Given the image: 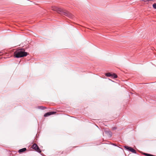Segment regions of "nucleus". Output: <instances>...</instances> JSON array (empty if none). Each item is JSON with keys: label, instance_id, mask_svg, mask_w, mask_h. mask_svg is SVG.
<instances>
[{"label": "nucleus", "instance_id": "obj_1", "mask_svg": "<svg viewBox=\"0 0 156 156\" xmlns=\"http://www.w3.org/2000/svg\"><path fill=\"white\" fill-rule=\"evenodd\" d=\"M28 53L25 51V50L22 48L17 49L14 51V56L15 58H19L27 56Z\"/></svg>", "mask_w": 156, "mask_h": 156}, {"label": "nucleus", "instance_id": "obj_2", "mask_svg": "<svg viewBox=\"0 0 156 156\" xmlns=\"http://www.w3.org/2000/svg\"><path fill=\"white\" fill-rule=\"evenodd\" d=\"M55 10L58 13L64 15L70 19H73L74 17L73 16L71 13L62 8L56 7Z\"/></svg>", "mask_w": 156, "mask_h": 156}, {"label": "nucleus", "instance_id": "obj_4", "mask_svg": "<svg viewBox=\"0 0 156 156\" xmlns=\"http://www.w3.org/2000/svg\"><path fill=\"white\" fill-rule=\"evenodd\" d=\"M56 113V112L54 111H51L47 112L44 114V117H48L49 115H54Z\"/></svg>", "mask_w": 156, "mask_h": 156}, {"label": "nucleus", "instance_id": "obj_12", "mask_svg": "<svg viewBox=\"0 0 156 156\" xmlns=\"http://www.w3.org/2000/svg\"><path fill=\"white\" fill-rule=\"evenodd\" d=\"M153 7L154 9H156V3H154L153 4Z\"/></svg>", "mask_w": 156, "mask_h": 156}, {"label": "nucleus", "instance_id": "obj_14", "mask_svg": "<svg viewBox=\"0 0 156 156\" xmlns=\"http://www.w3.org/2000/svg\"><path fill=\"white\" fill-rule=\"evenodd\" d=\"M117 129V127H114L112 128L113 130H115Z\"/></svg>", "mask_w": 156, "mask_h": 156}, {"label": "nucleus", "instance_id": "obj_15", "mask_svg": "<svg viewBox=\"0 0 156 156\" xmlns=\"http://www.w3.org/2000/svg\"><path fill=\"white\" fill-rule=\"evenodd\" d=\"M149 156H155L150 154V155H149Z\"/></svg>", "mask_w": 156, "mask_h": 156}, {"label": "nucleus", "instance_id": "obj_5", "mask_svg": "<svg viewBox=\"0 0 156 156\" xmlns=\"http://www.w3.org/2000/svg\"><path fill=\"white\" fill-rule=\"evenodd\" d=\"M105 133L108 135L109 137H111L112 136V133L110 131H106Z\"/></svg>", "mask_w": 156, "mask_h": 156}, {"label": "nucleus", "instance_id": "obj_7", "mask_svg": "<svg viewBox=\"0 0 156 156\" xmlns=\"http://www.w3.org/2000/svg\"><path fill=\"white\" fill-rule=\"evenodd\" d=\"M105 75L107 77H111L112 76V73H105Z\"/></svg>", "mask_w": 156, "mask_h": 156}, {"label": "nucleus", "instance_id": "obj_8", "mask_svg": "<svg viewBox=\"0 0 156 156\" xmlns=\"http://www.w3.org/2000/svg\"><path fill=\"white\" fill-rule=\"evenodd\" d=\"M129 151L133 152V153H135V154L136 153V151L131 147Z\"/></svg>", "mask_w": 156, "mask_h": 156}, {"label": "nucleus", "instance_id": "obj_9", "mask_svg": "<svg viewBox=\"0 0 156 156\" xmlns=\"http://www.w3.org/2000/svg\"><path fill=\"white\" fill-rule=\"evenodd\" d=\"M111 77H113L114 78H116L117 77V76L116 74L113 73L112 74V76H111Z\"/></svg>", "mask_w": 156, "mask_h": 156}, {"label": "nucleus", "instance_id": "obj_10", "mask_svg": "<svg viewBox=\"0 0 156 156\" xmlns=\"http://www.w3.org/2000/svg\"><path fill=\"white\" fill-rule=\"evenodd\" d=\"M124 147L127 150L130 151V149L131 147H129L127 146H124Z\"/></svg>", "mask_w": 156, "mask_h": 156}, {"label": "nucleus", "instance_id": "obj_13", "mask_svg": "<svg viewBox=\"0 0 156 156\" xmlns=\"http://www.w3.org/2000/svg\"><path fill=\"white\" fill-rule=\"evenodd\" d=\"M144 154L146 156H149L150 155V154L146 153H144Z\"/></svg>", "mask_w": 156, "mask_h": 156}, {"label": "nucleus", "instance_id": "obj_3", "mask_svg": "<svg viewBox=\"0 0 156 156\" xmlns=\"http://www.w3.org/2000/svg\"><path fill=\"white\" fill-rule=\"evenodd\" d=\"M32 148L35 151L39 153H40L41 152V151L39 148V147L35 143L33 144L32 145Z\"/></svg>", "mask_w": 156, "mask_h": 156}, {"label": "nucleus", "instance_id": "obj_17", "mask_svg": "<svg viewBox=\"0 0 156 156\" xmlns=\"http://www.w3.org/2000/svg\"><path fill=\"white\" fill-rule=\"evenodd\" d=\"M113 145H114L115 146H116V145H115L114 144H113Z\"/></svg>", "mask_w": 156, "mask_h": 156}, {"label": "nucleus", "instance_id": "obj_11", "mask_svg": "<svg viewBox=\"0 0 156 156\" xmlns=\"http://www.w3.org/2000/svg\"><path fill=\"white\" fill-rule=\"evenodd\" d=\"M38 108L41 110H44L45 108V107L42 106H39L38 107Z\"/></svg>", "mask_w": 156, "mask_h": 156}, {"label": "nucleus", "instance_id": "obj_16", "mask_svg": "<svg viewBox=\"0 0 156 156\" xmlns=\"http://www.w3.org/2000/svg\"><path fill=\"white\" fill-rule=\"evenodd\" d=\"M2 53L1 52H0V56L2 55Z\"/></svg>", "mask_w": 156, "mask_h": 156}, {"label": "nucleus", "instance_id": "obj_6", "mask_svg": "<svg viewBox=\"0 0 156 156\" xmlns=\"http://www.w3.org/2000/svg\"><path fill=\"white\" fill-rule=\"evenodd\" d=\"M26 150H27L26 148H23L22 149L19 150L18 151V152L19 153H23V152H24L25 151H26Z\"/></svg>", "mask_w": 156, "mask_h": 156}]
</instances>
